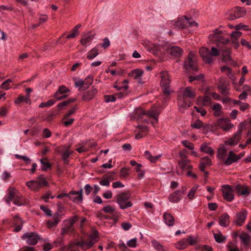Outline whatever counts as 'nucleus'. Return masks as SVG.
Masks as SVG:
<instances>
[{
    "label": "nucleus",
    "mask_w": 251,
    "mask_h": 251,
    "mask_svg": "<svg viewBox=\"0 0 251 251\" xmlns=\"http://www.w3.org/2000/svg\"><path fill=\"white\" fill-rule=\"evenodd\" d=\"M199 52L203 60L207 63H210L213 61V56L217 57L220 55L219 50L214 47L211 48V52L204 47L201 48Z\"/></svg>",
    "instance_id": "obj_1"
},
{
    "label": "nucleus",
    "mask_w": 251,
    "mask_h": 251,
    "mask_svg": "<svg viewBox=\"0 0 251 251\" xmlns=\"http://www.w3.org/2000/svg\"><path fill=\"white\" fill-rule=\"evenodd\" d=\"M130 195L127 192H122L116 196L117 202L121 209H125L131 207L132 203L129 201Z\"/></svg>",
    "instance_id": "obj_2"
},
{
    "label": "nucleus",
    "mask_w": 251,
    "mask_h": 251,
    "mask_svg": "<svg viewBox=\"0 0 251 251\" xmlns=\"http://www.w3.org/2000/svg\"><path fill=\"white\" fill-rule=\"evenodd\" d=\"M184 67L187 72L197 71L198 67L197 65V57L196 54L190 51L184 62Z\"/></svg>",
    "instance_id": "obj_3"
},
{
    "label": "nucleus",
    "mask_w": 251,
    "mask_h": 251,
    "mask_svg": "<svg viewBox=\"0 0 251 251\" xmlns=\"http://www.w3.org/2000/svg\"><path fill=\"white\" fill-rule=\"evenodd\" d=\"M225 32L219 29H215L209 35V39L212 42L226 44L229 42V39L225 38Z\"/></svg>",
    "instance_id": "obj_4"
},
{
    "label": "nucleus",
    "mask_w": 251,
    "mask_h": 251,
    "mask_svg": "<svg viewBox=\"0 0 251 251\" xmlns=\"http://www.w3.org/2000/svg\"><path fill=\"white\" fill-rule=\"evenodd\" d=\"M98 232L95 231L92 234L90 235L86 240H81L75 243L76 245L81 247V248L85 251L91 248L95 244L98 242Z\"/></svg>",
    "instance_id": "obj_5"
},
{
    "label": "nucleus",
    "mask_w": 251,
    "mask_h": 251,
    "mask_svg": "<svg viewBox=\"0 0 251 251\" xmlns=\"http://www.w3.org/2000/svg\"><path fill=\"white\" fill-rule=\"evenodd\" d=\"M161 78V86L162 88L163 92L164 94L167 96H168L170 94V91L169 89L170 84V76L167 72H162L160 74Z\"/></svg>",
    "instance_id": "obj_6"
},
{
    "label": "nucleus",
    "mask_w": 251,
    "mask_h": 251,
    "mask_svg": "<svg viewBox=\"0 0 251 251\" xmlns=\"http://www.w3.org/2000/svg\"><path fill=\"white\" fill-rule=\"evenodd\" d=\"M186 187L183 186L181 190L175 191L174 192L170 194L169 196V200L171 202L177 203L182 198V195L185 192Z\"/></svg>",
    "instance_id": "obj_7"
},
{
    "label": "nucleus",
    "mask_w": 251,
    "mask_h": 251,
    "mask_svg": "<svg viewBox=\"0 0 251 251\" xmlns=\"http://www.w3.org/2000/svg\"><path fill=\"white\" fill-rule=\"evenodd\" d=\"M23 240H25L27 244L35 245L38 243L39 239L38 235L34 232H27L22 237Z\"/></svg>",
    "instance_id": "obj_8"
},
{
    "label": "nucleus",
    "mask_w": 251,
    "mask_h": 251,
    "mask_svg": "<svg viewBox=\"0 0 251 251\" xmlns=\"http://www.w3.org/2000/svg\"><path fill=\"white\" fill-rule=\"evenodd\" d=\"M82 193V188L78 191H71L69 193L68 198L75 203H81L83 200Z\"/></svg>",
    "instance_id": "obj_9"
},
{
    "label": "nucleus",
    "mask_w": 251,
    "mask_h": 251,
    "mask_svg": "<svg viewBox=\"0 0 251 251\" xmlns=\"http://www.w3.org/2000/svg\"><path fill=\"white\" fill-rule=\"evenodd\" d=\"M216 126L225 131H228L233 126L228 118L219 119L217 120Z\"/></svg>",
    "instance_id": "obj_10"
},
{
    "label": "nucleus",
    "mask_w": 251,
    "mask_h": 251,
    "mask_svg": "<svg viewBox=\"0 0 251 251\" xmlns=\"http://www.w3.org/2000/svg\"><path fill=\"white\" fill-rule=\"evenodd\" d=\"M242 133V129H239L232 137L225 141V145L235 146L240 141Z\"/></svg>",
    "instance_id": "obj_11"
},
{
    "label": "nucleus",
    "mask_w": 251,
    "mask_h": 251,
    "mask_svg": "<svg viewBox=\"0 0 251 251\" xmlns=\"http://www.w3.org/2000/svg\"><path fill=\"white\" fill-rule=\"evenodd\" d=\"M248 212L246 210H242L236 214L234 223L239 226H241L245 223Z\"/></svg>",
    "instance_id": "obj_12"
},
{
    "label": "nucleus",
    "mask_w": 251,
    "mask_h": 251,
    "mask_svg": "<svg viewBox=\"0 0 251 251\" xmlns=\"http://www.w3.org/2000/svg\"><path fill=\"white\" fill-rule=\"evenodd\" d=\"M187 17L184 16L179 17L176 21L168 22V24L174 25L175 28H183L187 26Z\"/></svg>",
    "instance_id": "obj_13"
},
{
    "label": "nucleus",
    "mask_w": 251,
    "mask_h": 251,
    "mask_svg": "<svg viewBox=\"0 0 251 251\" xmlns=\"http://www.w3.org/2000/svg\"><path fill=\"white\" fill-rule=\"evenodd\" d=\"M246 14V11L243 8L237 7L230 14L229 19L230 20H234L236 19L244 16Z\"/></svg>",
    "instance_id": "obj_14"
},
{
    "label": "nucleus",
    "mask_w": 251,
    "mask_h": 251,
    "mask_svg": "<svg viewBox=\"0 0 251 251\" xmlns=\"http://www.w3.org/2000/svg\"><path fill=\"white\" fill-rule=\"evenodd\" d=\"M223 197L225 200L228 201H232L234 199V195L232 188L229 185H225L223 188Z\"/></svg>",
    "instance_id": "obj_15"
},
{
    "label": "nucleus",
    "mask_w": 251,
    "mask_h": 251,
    "mask_svg": "<svg viewBox=\"0 0 251 251\" xmlns=\"http://www.w3.org/2000/svg\"><path fill=\"white\" fill-rule=\"evenodd\" d=\"M69 92L70 89L69 88L64 85H61L59 87L58 91L54 94V97L57 100H59L65 99L66 97V95L64 94Z\"/></svg>",
    "instance_id": "obj_16"
},
{
    "label": "nucleus",
    "mask_w": 251,
    "mask_h": 251,
    "mask_svg": "<svg viewBox=\"0 0 251 251\" xmlns=\"http://www.w3.org/2000/svg\"><path fill=\"white\" fill-rule=\"evenodd\" d=\"M239 157L233 151H230L227 157L224 160V164L226 166H229L233 163L237 162Z\"/></svg>",
    "instance_id": "obj_17"
},
{
    "label": "nucleus",
    "mask_w": 251,
    "mask_h": 251,
    "mask_svg": "<svg viewBox=\"0 0 251 251\" xmlns=\"http://www.w3.org/2000/svg\"><path fill=\"white\" fill-rule=\"evenodd\" d=\"M61 218V214L59 212H56L53 216L52 220H50L47 221L48 227L50 228L56 226Z\"/></svg>",
    "instance_id": "obj_18"
},
{
    "label": "nucleus",
    "mask_w": 251,
    "mask_h": 251,
    "mask_svg": "<svg viewBox=\"0 0 251 251\" xmlns=\"http://www.w3.org/2000/svg\"><path fill=\"white\" fill-rule=\"evenodd\" d=\"M211 160L208 156H205L201 159L199 168L201 171L204 172L206 175H207L208 173L205 171V168L211 166Z\"/></svg>",
    "instance_id": "obj_19"
},
{
    "label": "nucleus",
    "mask_w": 251,
    "mask_h": 251,
    "mask_svg": "<svg viewBox=\"0 0 251 251\" xmlns=\"http://www.w3.org/2000/svg\"><path fill=\"white\" fill-rule=\"evenodd\" d=\"M94 37V34L91 31L83 34L80 40V43L83 46H87L90 45Z\"/></svg>",
    "instance_id": "obj_20"
},
{
    "label": "nucleus",
    "mask_w": 251,
    "mask_h": 251,
    "mask_svg": "<svg viewBox=\"0 0 251 251\" xmlns=\"http://www.w3.org/2000/svg\"><path fill=\"white\" fill-rule=\"evenodd\" d=\"M144 74V71L139 69L132 70L129 75L137 80L139 83H141V77Z\"/></svg>",
    "instance_id": "obj_21"
},
{
    "label": "nucleus",
    "mask_w": 251,
    "mask_h": 251,
    "mask_svg": "<svg viewBox=\"0 0 251 251\" xmlns=\"http://www.w3.org/2000/svg\"><path fill=\"white\" fill-rule=\"evenodd\" d=\"M60 152L62 154V158L64 160V163L65 164H68L69 163L68 158L72 153V152L69 150V147L65 146L62 147L60 149Z\"/></svg>",
    "instance_id": "obj_22"
},
{
    "label": "nucleus",
    "mask_w": 251,
    "mask_h": 251,
    "mask_svg": "<svg viewBox=\"0 0 251 251\" xmlns=\"http://www.w3.org/2000/svg\"><path fill=\"white\" fill-rule=\"evenodd\" d=\"M191 161L188 160H179L178 161V165L180 168L183 171L191 170L193 168L192 165L190 164Z\"/></svg>",
    "instance_id": "obj_23"
},
{
    "label": "nucleus",
    "mask_w": 251,
    "mask_h": 251,
    "mask_svg": "<svg viewBox=\"0 0 251 251\" xmlns=\"http://www.w3.org/2000/svg\"><path fill=\"white\" fill-rule=\"evenodd\" d=\"M227 155V149L223 145H220L217 154V157L220 160H224Z\"/></svg>",
    "instance_id": "obj_24"
},
{
    "label": "nucleus",
    "mask_w": 251,
    "mask_h": 251,
    "mask_svg": "<svg viewBox=\"0 0 251 251\" xmlns=\"http://www.w3.org/2000/svg\"><path fill=\"white\" fill-rule=\"evenodd\" d=\"M163 221L165 224L169 226H173L175 224L174 217L169 213L165 212L163 214Z\"/></svg>",
    "instance_id": "obj_25"
},
{
    "label": "nucleus",
    "mask_w": 251,
    "mask_h": 251,
    "mask_svg": "<svg viewBox=\"0 0 251 251\" xmlns=\"http://www.w3.org/2000/svg\"><path fill=\"white\" fill-rule=\"evenodd\" d=\"M200 150L201 151L213 156L214 154V151L206 142L203 143L200 146Z\"/></svg>",
    "instance_id": "obj_26"
},
{
    "label": "nucleus",
    "mask_w": 251,
    "mask_h": 251,
    "mask_svg": "<svg viewBox=\"0 0 251 251\" xmlns=\"http://www.w3.org/2000/svg\"><path fill=\"white\" fill-rule=\"evenodd\" d=\"M98 90L96 88H92L90 90L84 93L82 99L85 101H88L92 100L97 94Z\"/></svg>",
    "instance_id": "obj_27"
},
{
    "label": "nucleus",
    "mask_w": 251,
    "mask_h": 251,
    "mask_svg": "<svg viewBox=\"0 0 251 251\" xmlns=\"http://www.w3.org/2000/svg\"><path fill=\"white\" fill-rule=\"evenodd\" d=\"M229 222V216L227 214L225 213L220 216L219 218V224L221 226L227 227L228 226Z\"/></svg>",
    "instance_id": "obj_28"
},
{
    "label": "nucleus",
    "mask_w": 251,
    "mask_h": 251,
    "mask_svg": "<svg viewBox=\"0 0 251 251\" xmlns=\"http://www.w3.org/2000/svg\"><path fill=\"white\" fill-rule=\"evenodd\" d=\"M235 190L238 195H248L249 194V188L246 186L237 185L235 187Z\"/></svg>",
    "instance_id": "obj_29"
},
{
    "label": "nucleus",
    "mask_w": 251,
    "mask_h": 251,
    "mask_svg": "<svg viewBox=\"0 0 251 251\" xmlns=\"http://www.w3.org/2000/svg\"><path fill=\"white\" fill-rule=\"evenodd\" d=\"M188 246V240L183 238L175 244V247L178 250H184Z\"/></svg>",
    "instance_id": "obj_30"
},
{
    "label": "nucleus",
    "mask_w": 251,
    "mask_h": 251,
    "mask_svg": "<svg viewBox=\"0 0 251 251\" xmlns=\"http://www.w3.org/2000/svg\"><path fill=\"white\" fill-rule=\"evenodd\" d=\"M145 157L148 159L151 163H155L161 157L162 154H160L156 156H152L149 151H145L144 154Z\"/></svg>",
    "instance_id": "obj_31"
},
{
    "label": "nucleus",
    "mask_w": 251,
    "mask_h": 251,
    "mask_svg": "<svg viewBox=\"0 0 251 251\" xmlns=\"http://www.w3.org/2000/svg\"><path fill=\"white\" fill-rule=\"evenodd\" d=\"M239 238L245 246H248L251 243V237L246 233H242L239 236Z\"/></svg>",
    "instance_id": "obj_32"
},
{
    "label": "nucleus",
    "mask_w": 251,
    "mask_h": 251,
    "mask_svg": "<svg viewBox=\"0 0 251 251\" xmlns=\"http://www.w3.org/2000/svg\"><path fill=\"white\" fill-rule=\"evenodd\" d=\"M159 114V111L157 109H151L148 112H146V116L149 118H152L155 120V123L158 122V117Z\"/></svg>",
    "instance_id": "obj_33"
},
{
    "label": "nucleus",
    "mask_w": 251,
    "mask_h": 251,
    "mask_svg": "<svg viewBox=\"0 0 251 251\" xmlns=\"http://www.w3.org/2000/svg\"><path fill=\"white\" fill-rule=\"evenodd\" d=\"M26 185L27 187H28L32 191H37L41 187L40 186V184H39L38 182H37L36 180H31L29 181H27L26 182Z\"/></svg>",
    "instance_id": "obj_34"
},
{
    "label": "nucleus",
    "mask_w": 251,
    "mask_h": 251,
    "mask_svg": "<svg viewBox=\"0 0 251 251\" xmlns=\"http://www.w3.org/2000/svg\"><path fill=\"white\" fill-rule=\"evenodd\" d=\"M183 96L184 97H187L190 99H193L196 96V93L194 90L190 87H186L183 93Z\"/></svg>",
    "instance_id": "obj_35"
},
{
    "label": "nucleus",
    "mask_w": 251,
    "mask_h": 251,
    "mask_svg": "<svg viewBox=\"0 0 251 251\" xmlns=\"http://www.w3.org/2000/svg\"><path fill=\"white\" fill-rule=\"evenodd\" d=\"M24 101L26 104H30L31 100L30 99V95L26 96L25 97H24L22 95H20L15 100V103L16 104H18Z\"/></svg>",
    "instance_id": "obj_36"
},
{
    "label": "nucleus",
    "mask_w": 251,
    "mask_h": 251,
    "mask_svg": "<svg viewBox=\"0 0 251 251\" xmlns=\"http://www.w3.org/2000/svg\"><path fill=\"white\" fill-rule=\"evenodd\" d=\"M214 111V115L215 117H220L222 114V106L219 103H215L212 107Z\"/></svg>",
    "instance_id": "obj_37"
},
{
    "label": "nucleus",
    "mask_w": 251,
    "mask_h": 251,
    "mask_svg": "<svg viewBox=\"0 0 251 251\" xmlns=\"http://www.w3.org/2000/svg\"><path fill=\"white\" fill-rule=\"evenodd\" d=\"M138 127L141 131L136 134L135 138L136 139H141L143 136H145L148 132V129L146 126H139Z\"/></svg>",
    "instance_id": "obj_38"
},
{
    "label": "nucleus",
    "mask_w": 251,
    "mask_h": 251,
    "mask_svg": "<svg viewBox=\"0 0 251 251\" xmlns=\"http://www.w3.org/2000/svg\"><path fill=\"white\" fill-rule=\"evenodd\" d=\"M13 203L17 206H22L26 203L25 199L20 194H18L13 199Z\"/></svg>",
    "instance_id": "obj_39"
},
{
    "label": "nucleus",
    "mask_w": 251,
    "mask_h": 251,
    "mask_svg": "<svg viewBox=\"0 0 251 251\" xmlns=\"http://www.w3.org/2000/svg\"><path fill=\"white\" fill-rule=\"evenodd\" d=\"M222 55L223 60L227 61L230 59V50L229 48L224 47L222 50Z\"/></svg>",
    "instance_id": "obj_40"
},
{
    "label": "nucleus",
    "mask_w": 251,
    "mask_h": 251,
    "mask_svg": "<svg viewBox=\"0 0 251 251\" xmlns=\"http://www.w3.org/2000/svg\"><path fill=\"white\" fill-rule=\"evenodd\" d=\"M182 53V50L177 46H173L171 48L170 53L174 56H179Z\"/></svg>",
    "instance_id": "obj_41"
},
{
    "label": "nucleus",
    "mask_w": 251,
    "mask_h": 251,
    "mask_svg": "<svg viewBox=\"0 0 251 251\" xmlns=\"http://www.w3.org/2000/svg\"><path fill=\"white\" fill-rule=\"evenodd\" d=\"M211 102V98L209 96H205L204 97H199L197 100V103L201 105H206Z\"/></svg>",
    "instance_id": "obj_42"
},
{
    "label": "nucleus",
    "mask_w": 251,
    "mask_h": 251,
    "mask_svg": "<svg viewBox=\"0 0 251 251\" xmlns=\"http://www.w3.org/2000/svg\"><path fill=\"white\" fill-rule=\"evenodd\" d=\"M74 229L71 226H70L68 225L64 224V226L61 229V234L62 235H65L69 233H72L73 232Z\"/></svg>",
    "instance_id": "obj_43"
},
{
    "label": "nucleus",
    "mask_w": 251,
    "mask_h": 251,
    "mask_svg": "<svg viewBox=\"0 0 251 251\" xmlns=\"http://www.w3.org/2000/svg\"><path fill=\"white\" fill-rule=\"evenodd\" d=\"M146 111L141 108H137L134 111V115L138 120L143 118V116L146 115Z\"/></svg>",
    "instance_id": "obj_44"
},
{
    "label": "nucleus",
    "mask_w": 251,
    "mask_h": 251,
    "mask_svg": "<svg viewBox=\"0 0 251 251\" xmlns=\"http://www.w3.org/2000/svg\"><path fill=\"white\" fill-rule=\"evenodd\" d=\"M213 236L215 241L218 243H223L226 239V237L224 236L221 232L214 233Z\"/></svg>",
    "instance_id": "obj_45"
},
{
    "label": "nucleus",
    "mask_w": 251,
    "mask_h": 251,
    "mask_svg": "<svg viewBox=\"0 0 251 251\" xmlns=\"http://www.w3.org/2000/svg\"><path fill=\"white\" fill-rule=\"evenodd\" d=\"M98 54V50L96 48H94L88 52L87 57L89 59H93Z\"/></svg>",
    "instance_id": "obj_46"
},
{
    "label": "nucleus",
    "mask_w": 251,
    "mask_h": 251,
    "mask_svg": "<svg viewBox=\"0 0 251 251\" xmlns=\"http://www.w3.org/2000/svg\"><path fill=\"white\" fill-rule=\"evenodd\" d=\"M40 162L42 164V169L43 171H46L48 169L50 168L51 167L48 159L46 158L41 159Z\"/></svg>",
    "instance_id": "obj_47"
},
{
    "label": "nucleus",
    "mask_w": 251,
    "mask_h": 251,
    "mask_svg": "<svg viewBox=\"0 0 251 251\" xmlns=\"http://www.w3.org/2000/svg\"><path fill=\"white\" fill-rule=\"evenodd\" d=\"M78 220V217L77 216H74L71 218L66 220L64 221V224H66L70 226L73 227L74 224Z\"/></svg>",
    "instance_id": "obj_48"
},
{
    "label": "nucleus",
    "mask_w": 251,
    "mask_h": 251,
    "mask_svg": "<svg viewBox=\"0 0 251 251\" xmlns=\"http://www.w3.org/2000/svg\"><path fill=\"white\" fill-rule=\"evenodd\" d=\"M36 180L38 182L39 184H40L41 188L48 184L46 178L43 175H40L37 177Z\"/></svg>",
    "instance_id": "obj_49"
},
{
    "label": "nucleus",
    "mask_w": 251,
    "mask_h": 251,
    "mask_svg": "<svg viewBox=\"0 0 251 251\" xmlns=\"http://www.w3.org/2000/svg\"><path fill=\"white\" fill-rule=\"evenodd\" d=\"M219 88L220 90V92L224 95H226L228 93L229 90L228 86L226 84H219Z\"/></svg>",
    "instance_id": "obj_50"
},
{
    "label": "nucleus",
    "mask_w": 251,
    "mask_h": 251,
    "mask_svg": "<svg viewBox=\"0 0 251 251\" xmlns=\"http://www.w3.org/2000/svg\"><path fill=\"white\" fill-rule=\"evenodd\" d=\"M93 79V77L91 75H89L86 77L85 79L83 81L85 89L88 88L92 84Z\"/></svg>",
    "instance_id": "obj_51"
},
{
    "label": "nucleus",
    "mask_w": 251,
    "mask_h": 251,
    "mask_svg": "<svg viewBox=\"0 0 251 251\" xmlns=\"http://www.w3.org/2000/svg\"><path fill=\"white\" fill-rule=\"evenodd\" d=\"M192 126L193 128L199 129L201 127H203L204 128H205L207 126V125H204L201 121L200 120H197L193 124H192Z\"/></svg>",
    "instance_id": "obj_52"
},
{
    "label": "nucleus",
    "mask_w": 251,
    "mask_h": 251,
    "mask_svg": "<svg viewBox=\"0 0 251 251\" xmlns=\"http://www.w3.org/2000/svg\"><path fill=\"white\" fill-rule=\"evenodd\" d=\"M18 194V191L15 188L10 187L8 189V197L14 199Z\"/></svg>",
    "instance_id": "obj_53"
},
{
    "label": "nucleus",
    "mask_w": 251,
    "mask_h": 251,
    "mask_svg": "<svg viewBox=\"0 0 251 251\" xmlns=\"http://www.w3.org/2000/svg\"><path fill=\"white\" fill-rule=\"evenodd\" d=\"M55 102V101L52 99L50 100L45 102H42L39 105L40 108H44L46 107H50L53 105Z\"/></svg>",
    "instance_id": "obj_54"
},
{
    "label": "nucleus",
    "mask_w": 251,
    "mask_h": 251,
    "mask_svg": "<svg viewBox=\"0 0 251 251\" xmlns=\"http://www.w3.org/2000/svg\"><path fill=\"white\" fill-rule=\"evenodd\" d=\"M181 144L184 147L190 150H193L194 149V145L188 140H185L182 141Z\"/></svg>",
    "instance_id": "obj_55"
},
{
    "label": "nucleus",
    "mask_w": 251,
    "mask_h": 251,
    "mask_svg": "<svg viewBox=\"0 0 251 251\" xmlns=\"http://www.w3.org/2000/svg\"><path fill=\"white\" fill-rule=\"evenodd\" d=\"M12 82L10 79H8L4 81L0 85V88L1 89H5L6 90H8L10 88V83Z\"/></svg>",
    "instance_id": "obj_56"
},
{
    "label": "nucleus",
    "mask_w": 251,
    "mask_h": 251,
    "mask_svg": "<svg viewBox=\"0 0 251 251\" xmlns=\"http://www.w3.org/2000/svg\"><path fill=\"white\" fill-rule=\"evenodd\" d=\"M198 186L196 185L194 187H193L189 192L187 197L189 199H193L194 197L195 194L196 192V191L198 190Z\"/></svg>",
    "instance_id": "obj_57"
},
{
    "label": "nucleus",
    "mask_w": 251,
    "mask_h": 251,
    "mask_svg": "<svg viewBox=\"0 0 251 251\" xmlns=\"http://www.w3.org/2000/svg\"><path fill=\"white\" fill-rule=\"evenodd\" d=\"M241 32L234 31L230 34L231 40H237L242 35Z\"/></svg>",
    "instance_id": "obj_58"
},
{
    "label": "nucleus",
    "mask_w": 251,
    "mask_h": 251,
    "mask_svg": "<svg viewBox=\"0 0 251 251\" xmlns=\"http://www.w3.org/2000/svg\"><path fill=\"white\" fill-rule=\"evenodd\" d=\"M151 243L153 248L158 251L161 250V249L163 247V246L157 241L153 240L151 241Z\"/></svg>",
    "instance_id": "obj_59"
},
{
    "label": "nucleus",
    "mask_w": 251,
    "mask_h": 251,
    "mask_svg": "<svg viewBox=\"0 0 251 251\" xmlns=\"http://www.w3.org/2000/svg\"><path fill=\"white\" fill-rule=\"evenodd\" d=\"M221 70L223 73H225L226 75L229 76V77L230 78L231 76H233V75H231V70L229 68L226 66H224L221 68Z\"/></svg>",
    "instance_id": "obj_60"
},
{
    "label": "nucleus",
    "mask_w": 251,
    "mask_h": 251,
    "mask_svg": "<svg viewBox=\"0 0 251 251\" xmlns=\"http://www.w3.org/2000/svg\"><path fill=\"white\" fill-rule=\"evenodd\" d=\"M103 210L106 213L112 214L115 211V208L113 206L106 205L103 208Z\"/></svg>",
    "instance_id": "obj_61"
},
{
    "label": "nucleus",
    "mask_w": 251,
    "mask_h": 251,
    "mask_svg": "<svg viewBox=\"0 0 251 251\" xmlns=\"http://www.w3.org/2000/svg\"><path fill=\"white\" fill-rule=\"evenodd\" d=\"M186 240H188V246L189 245L193 246V245H195L197 242V238H196V237L194 238L191 236H188L186 238Z\"/></svg>",
    "instance_id": "obj_62"
},
{
    "label": "nucleus",
    "mask_w": 251,
    "mask_h": 251,
    "mask_svg": "<svg viewBox=\"0 0 251 251\" xmlns=\"http://www.w3.org/2000/svg\"><path fill=\"white\" fill-rule=\"evenodd\" d=\"M127 245L130 248H135L137 245V238H134L127 242Z\"/></svg>",
    "instance_id": "obj_63"
},
{
    "label": "nucleus",
    "mask_w": 251,
    "mask_h": 251,
    "mask_svg": "<svg viewBox=\"0 0 251 251\" xmlns=\"http://www.w3.org/2000/svg\"><path fill=\"white\" fill-rule=\"evenodd\" d=\"M40 209L49 216H51V211L47 206L44 205L40 206Z\"/></svg>",
    "instance_id": "obj_64"
}]
</instances>
